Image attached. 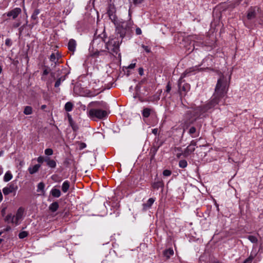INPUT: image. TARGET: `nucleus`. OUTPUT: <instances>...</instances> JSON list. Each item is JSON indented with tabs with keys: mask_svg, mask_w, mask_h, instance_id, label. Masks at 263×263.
<instances>
[{
	"mask_svg": "<svg viewBox=\"0 0 263 263\" xmlns=\"http://www.w3.org/2000/svg\"><path fill=\"white\" fill-rule=\"evenodd\" d=\"M230 79L228 81L226 76L221 74L220 78L215 89V92L213 96V99L219 103L220 99L223 98L227 93L229 87Z\"/></svg>",
	"mask_w": 263,
	"mask_h": 263,
	"instance_id": "f257e3e1",
	"label": "nucleus"
},
{
	"mask_svg": "<svg viewBox=\"0 0 263 263\" xmlns=\"http://www.w3.org/2000/svg\"><path fill=\"white\" fill-rule=\"evenodd\" d=\"M196 119L188 120L185 119L183 120V131L184 132L185 130L188 129V133L192 138H196L198 137L200 134L201 125L198 127H196L195 126L190 127V125L193 124L195 121Z\"/></svg>",
	"mask_w": 263,
	"mask_h": 263,
	"instance_id": "f03ea898",
	"label": "nucleus"
},
{
	"mask_svg": "<svg viewBox=\"0 0 263 263\" xmlns=\"http://www.w3.org/2000/svg\"><path fill=\"white\" fill-rule=\"evenodd\" d=\"M122 43V40L119 37H110L109 41L106 43V48L108 52L114 54H117L119 51V46Z\"/></svg>",
	"mask_w": 263,
	"mask_h": 263,
	"instance_id": "7ed1b4c3",
	"label": "nucleus"
},
{
	"mask_svg": "<svg viewBox=\"0 0 263 263\" xmlns=\"http://www.w3.org/2000/svg\"><path fill=\"white\" fill-rule=\"evenodd\" d=\"M127 23L121 22L119 23L116 27V37H119L120 40L123 39L126 33Z\"/></svg>",
	"mask_w": 263,
	"mask_h": 263,
	"instance_id": "20e7f679",
	"label": "nucleus"
},
{
	"mask_svg": "<svg viewBox=\"0 0 263 263\" xmlns=\"http://www.w3.org/2000/svg\"><path fill=\"white\" fill-rule=\"evenodd\" d=\"M107 115V111L102 109H91L89 111V116L92 119L96 118L101 119L106 117Z\"/></svg>",
	"mask_w": 263,
	"mask_h": 263,
	"instance_id": "39448f33",
	"label": "nucleus"
},
{
	"mask_svg": "<svg viewBox=\"0 0 263 263\" xmlns=\"http://www.w3.org/2000/svg\"><path fill=\"white\" fill-rule=\"evenodd\" d=\"M261 12V8L258 6H251L247 12V18L248 20L255 19L258 13Z\"/></svg>",
	"mask_w": 263,
	"mask_h": 263,
	"instance_id": "423d86ee",
	"label": "nucleus"
},
{
	"mask_svg": "<svg viewBox=\"0 0 263 263\" xmlns=\"http://www.w3.org/2000/svg\"><path fill=\"white\" fill-rule=\"evenodd\" d=\"M218 103L215 100L212 99L209 102L203 106H200L197 107V110H201V113L204 114L208 111L209 109L214 107Z\"/></svg>",
	"mask_w": 263,
	"mask_h": 263,
	"instance_id": "0eeeda50",
	"label": "nucleus"
},
{
	"mask_svg": "<svg viewBox=\"0 0 263 263\" xmlns=\"http://www.w3.org/2000/svg\"><path fill=\"white\" fill-rule=\"evenodd\" d=\"M116 8L114 5L109 4L107 7V14L109 18L111 20L112 22L115 24V22L117 21V16L116 15Z\"/></svg>",
	"mask_w": 263,
	"mask_h": 263,
	"instance_id": "6e6552de",
	"label": "nucleus"
},
{
	"mask_svg": "<svg viewBox=\"0 0 263 263\" xmlns=\"http://www.w3.org/2000/svg\"><path fill=\"white\" fill-rule=\"evenodd\" d=\"M24 212V209L20 207L16 211L14 215L15 225L17 226L19 224V221L22 219Z\"/></svg>",
	"mask_w": 263,
	"mask_h": 263,
	"instance_id": "1a4fd4ad",
	"label": "nucleus"
},
{
	"mask_svg": "<svg viewBox=\"0 0 263 263\" xmlns=\"http://www.w3.org/2000/svg\"><path fill=\"white\" fill-rule=\"evenodd\" d=\"M17 188V186L15 185L14 184H10L8 186L3 189V192L5 195H7L10 193L15 192Z\"/></svg>",
	"mask_w": 263,
	"mask_h": 263,
	"instance_id": "9d476101",
	"label": "nucleus"
},
{
	"mask_svg": "<svg viewBox=\"0 0 263 263\" xmlns=\"http://www.w3.org/2000/svg\"><path fill=\"white\" fill-rule=\"evenodd\" d=\"M162 145V143L160 142V143H158L157 142L156 144H154L153 146L150 149L149 152V155H151V160H153L159 148L160 147V146Z\"/></svg>",
	"mask_w": 263,
	"mask_h": 263,
	"instance_id": "9b49d317",
	"label": "nucleus"
},
{
	"mask_svg": "<svg viewBox=\"0 0 263 263\" xmlns=\"http://www.w3.org/2000/svg\"><path fill=\"white\" fill-rule=\"evenodd\" d=\"M22 10L20 8H15L12 10L9 11L7 13L8 17H12L13 19H15L18 15L21 13Z\"/></svg>",
	"mask_w": 263,
	"mask_h": 263,
	"instance_id": "f8f14e48",
	"label": "nucleus"
},
{
	"mask_svg": "<svg viewBox=\"0 0 263 263\" xmlns=\"http://www.w3.org/2000/svg\"><path fill=\"white\" fill-rule=\"evenodd\" d=\"M39 13V9H36L34 10L31 17L33 22L31 23V24L29 25L30 28L33 27L34 25L37 23V15Z\"/></svg>",
	"mask_w": 263,
	"mask_h": 263,
	"instance_id": "ddd939ff",
	"label": "nucleus"
},
{
	"mask_svg": "<svg viewBox=\"0 0 263 263\" xmlns=\"http://www.w3.org/2000/svg\"><path fill=\"white\" fill-rule=\"evenodd\" d=\"M90 105L93 107H100L105 109H108V106H107V104L103 101L92 102L90 103Z\"/></svg>",
	"mask_w": 263,
	"mask_h": 263,
	"instance_id": "4468645a",
	"label": "nucleus"
},
{
	"mask_svg": "<svg viewBox=\"0 0 263 263\" xmlns=\"http://www.w3.org/2000/svg\"><path fill=\"white\" fill-rule=\"evenodd\" d=\"M45 161L46 162L47 165L51 168H55L56 166V162L54 160H51L49 157H46Z\"/></svg>",
	"mask_w": 263,
	"mask_h": 263,
	"instance_id": "2eb2a0df",
	"label": "nucleus"
},
{
	"mask_svg": "<svg viewBox=\"0 0 263 263\" xmlns=\"http://www.w3.org/2000/svg\"><path fill=\"white\" fill-rule=\"evenodd\" d=\"M195 150V147H192L190 145H189L184 150V153H183V155L184 157H186L190 154L194 152Z\"/></svg>",
	"mask_w": 263,
	"mask_h": 263,
	"instance_id": "dca6fc26",
	"label": "nucleus"
},
{
	"mask_svg": "<svg viewBox=\"0 0 263 263\" xmlns=\"http://www.w3.org/2000/svg\"><path fill=\"white\" fill-rule=\"evenodd\" d=\"M76 46V42L75 40L73 39H70L68 44V49L70 51L73 52L75 50Z\"/></svg>",
	"mask_w": 263,
	"mask_h": 263,
	"instance_id": "f3484780",
	"label": "nucleus"
},
{
	"mask_svg": "<svg viewBox=\"0 0 263 263\" xmlns=\"http://www.w3.org/2000/svg\"><path fill=\"white\" fill-rule=\"evenodd\" d=\"M4 220L5 222H10L11 223L15 224L14 215H13L12 214H8L4 218Z\"/></svg>",
	"mask_w": 263,
	"mask_h": 263,
	"instance_id": "a211bd4d",
	"label": "nucleus"
},
{
	"mask_svg": "<svg viewBox=\"0 0 263 263\" xmlns=\"http://www.w3.org/2000/svg\"><path fill=\"white\" fill-rule=\"evenodd\" d=\"M174 254V251L172 249L169 248L163 251V255L167 259H169L170 256Z\"/></svg>",
	"mask_w": 263,
	"mask_h": 263,
	"instance_id": "6ab92c4d",
	"label": "nucleus"
},
{
	"mask_svg": "<svg viewBox=\"0 0 263 263\" xmlns=\"http://www.w3.org/2000/svg\"><path fill=\"white\" fill-rule=\"evenodd\" d=\"M59 207L58 202H53L49 206V210L52 212H54L57 211Z\"/></svg>",
	"mask_w": 263,
	"mask_h": 263,
	"instance_id": "aec40b11",
	"label": "nucleus"
},
{
	"mask_svg": "<svg viewBox=\"0 0 263 263\" xmlns=\"http://www.w3.org/2000/svg\"><path fill=\"white\" fill-rule=\"evenodd\" d=\"M40 167L41 165L40 164H35L32 167H29L28 171L30 174H33L39 171Z\"/></svg>",
	"mask_w": 263,
	"mask_h": 263,
	"instance_id": "412c9836",
	"label": "nucleus"
},
{
	"mask_svg": "<svg viewBox=\"0 0 263 263\" xmlns=\"http://www.w3.org/2000/svg\"><path fill=\"white\" fill-rule=\"evenodd\" d=\"M155 201V199L153 198H149L146 203L143 204V209L144 210L147 209V208H149L151 207L152 205Z\"/></svg>",
	"mask_w": 263,
	"mask_h": 263,
	"instance_id": "4be33fe9",
	"label": "nucleus"
},
{
	"mask_svg": "<svg viewBox=\"0 0 263 263\" xmlns=\"http://www.w3.org/2000/svg\"><path fill=\"white\" fill-rule=\"evenodd\" d=\"M70 183L68 181H65L63 182L62 186V190L64 193H66L69 190Z\"/></svg>",
	"mask_w": 263,
	"mask_h": 263,
	"instance_id": "5701e85b",
	"label": "nucleus"
},
{
	"mask_svg": "<svg viewBox=\"0 0 263 263\" xmlns=\"http://www.w3.org/2000/svg\"><path fill=\"white\" fill-rule=\"evenodd\" d=\"M51 194L53 197L58 198L60 197L61 193V191L59 189H53L51 191Z\"/></svg>",
	"mask_w": 263,
	"mask_h": 263,
	"instance_id": "b1692460",
	"label": "nucleus"
},
{
	"mask_svg": "<svg viewBox=\"0 0 263 263\" xmlns=\"http://www.w3.org/2000/svg\"><path fill=\"white\" fill-rule=\"evenodd\" d=\"M152 109L149 108H145L142 111V116L145 118H148L152 111Z\"/></svg>",
	"mask_w": 263,
	"mask_h": 263,
	"instance_id": "393cba45",
	"label": "nucleus"
},
{
	"mask_svg": "<svg viewBox=\"0 0 263 263\" xmlns=\"http://www.w3.org/2000/svg\"><path fill=\"white\" fill-rule=\"evenodd\" d=\"M24 114L26 115H29L32 114V108L30 106H27L25 107L24 111Z\"/></svg>",
	"mask_w": 263,
	"mask_h": 263,
	"instance_id": "a878e982",
	"label": "nucleus"
},
{
	"mask_svg": "<svg viewBox=\"0 0 263 263\" xmlns=\"http://www.w3.org/2000/svg\"><path fill=\"white\" fill-rule=\"evenodd\" d=\"M44 187H45V184L43 182H40L37 185V192H41L42 194H44L45 191H44Z\"/></svg>",
	"mask_w": 263,
	"mask_h": 263,
	"instance_id": "bb28decb",
	"label": "nucleus"
},
{
	"mask_svg": "<svg viewBox=\"0 0 263 263\" xmlns=\"http://www.w3.org/2000/svg\"><path fill=\"white\" fill-rule=\"evenodd\" d=\"M73 104L72 103L68 102H67L65 105V109L66 111H70L73 108Z\"/></svg>",
	"mask_w": 263,
	"mask_h": 263,
	"instance_id": "cd10ccee",
	"label": "nucleus"
},
{
	"mask_svg": "<svg viewBox=\"0 0 263 263\" xmlns=\"http://www.w3.org/2000/svg\"><path fill=\"white\" fill-rule=\"evenodd\" d=\"M68 120H69V123H70L71 127L72 128V129L75 131L78 130V126L73 122L72 118L70 117H68Z\"/></svg>",
	"mask_w": 263,
	"mask_h": 263,
	"instance_id": "c85d7f7f",
	"label": "nucleus"
},
{
	"mask_svg": "<svg viewBox=\"0 0 263 263\" xmlns=\"http://www.w3.org/2000/svg\"><path fill=\"white\" fill-rule=\"evenodd\" d=\"M12 178V174L9 173V172H7L5 176H4V180L5 181V182H7V181H9V180H10Z\"/></svg>",
	"mask_w": 263,
	"mask_h": 263,
	"instance_id": "c756f323",
	"label": "nucleus"
},
{
	"mask_svg": "<svg viewBox=\"0 0 263 263\" xmlns=\"http://www.w3.org/2000/svg\"><path fill=\"white\" fill-rule=\"evenodd\" d=\"M247 238L252 243H257L258 242V239L255 236L249 235Z\"/></svg>",
	"mask_w": 263,
	"mask_h": 263,
	"instance_id": "7c9ffc66",
	"label": "nucleus"
},
{
	"mask_svg": "<svg viewBox=\"0 0 263 263\" xmlns=\"http://www.w3.org/2000/svg\"><path fill=\"white\" fill-rule=\"evenodd\" d=\"M187 161L185 160H181L179 162V165L181 168H185L187 166Z\"/></svg>",
	"mask_w": 263,
	"mask_h": 263,
	"instance_id": "2f4dec72",
	"label": "nucleus"
},
{
	"mask_svg": "<svg viewBox=\"0 0 263 263\" xmlns=\"http://www.w3.org/2000/svg\"><path fill=\"white\" fill-rule=\"evenodd\" d=\"M255 255H253L252 254L250 255V256L247 258L243 263H251L253 259L254 258Z\"/></svg>",
	"mask_w": 263,
	"mask_h": 263,
	"instance_id": "473e14b6",
	"label": "nucleus"
},
{
	"mask_svg": "<svg viewBox=\"0 0 263 263\" xmlns=\"http://www.w3.org/2000/svg\"><path fill=\"white\" fill-rule=\"evenodd\" d=\"M202 115V113H201V110H197V107L195 108L194 110V116L196 117H200L201 115Z\"/></svg>",
	"mask_w": 263,
	"mask_h": 263,
	"instance_id": "72a5a7b5",
	"label": "nucleus"
},
{
	"mask_svg": "<svg viewBox=\"0 0 263 263\" xmlns=\"http://www.w3.org/2000/svg\"><path fill=\"white\" fill-rule=\"evenodd\" d=\"M28 234L27 232L23 231V232H21L20 233V234L18 235V237L20 238L23 239V238H24L26 237H27L28 236Z\"/></svg>",
	"mask_w": 263,
	"mask_h": 263,
	"instance_id": "f704fd0d",
	"label": "nucleus"
},
{
	"mask_svg": "<svg viewBox=\"0 0 263 263\" xmlns=\"http://www.w3.org/2000/svg\"><path fill=\"white\" fill-rule=\"evenodd\" d=\"M53 153V150L51 148H47L45 150V154L47 156L52 155Z\"/></svg>",
	"mask_w": 263,
	"mask_h": 263,
	"instance_id": "c9c22d12",
	"label": "nucleus"
},
{
	"mask_svg": "<svg viewBox=\"0 0 263 263\" xmlns=\"http://www.w3.org/2000/svg\"><path fill=\"white\" fill-rule=\"evenodd\" d=\"M159 97L158 96H157L156 95H154L151 97L149 98V101H151V102H155V101H157L158 100H159Z\"/></svg>",
	"mask_w": 263,
	"mask_h": 263,
	"instance_id": "e433bc0d",
	"label": "nucleus"
},
{
	"mask_svg": "<svg viewBox=\"0 0 263 263\" xmlns=\"http://www.w3.org/2000/svg\"><path fill=\"white\" fill-rule=\"evenodd\" d=\"M171 174H172V172L168 170H165L163 172V175L164 176H166V177L169 176L171 175Z\"/></svg>",
	"mask_w": 263,
	"mask_h": 263,
	"instance_id": "4c0bfd02",
	"label": "nucleus"
},
{
	"mask_svg": "<svg viewBox=\"0 0 263 263\" xmlns=\"http://www.w3.org/2000/svg\"><path fill=\"white\" fill-rule=\"evenodd\" d=\"M79 149L80 150H82L83 148L86 147V144L85 143L80 142V143H79Z\"/></svg>",
	"mask_w": 263,
	"mask_h": 263,
	"instance_id": "58836bf2",
	"label": "nucleus"
},
{
	"mask_svg": "<svg viewBox=\"0 0 263 263\" xmlns=\"http://www.w3.org/2000/svg\"><path fill=\"white\" fill-rule=\"evenodd\" d=\"M172 87L170 84V82H169L166 87V92L167 93H169L171 90Z\"/></svg>",
	"mask_w": 263,
	"mask_h": 263,
	"instance_id": "ea45409f",
	"label": "nucleus"
},
{
	"mask_svg": "<svg viewBox=\"0 0 263 263\" xmlns=\"http://www.w3.org/2000/svg\"><path fill=\"white\" fill-rule=\"evenodd\" d=\"M5 44L6 46L9 47L12 45L11 40L10 39H7L5 41Z\"/></svg>",
	"mask_w": 263,
	"mask_h": 263,
	"instance_id": "a19ab883",
	"label": "nucleus"
},
{
	"mask_svg": "<svg viewBox=\"0 0 263 263\" xmlns=\"http://www.w3.org/2000/svg\"><path fill=\"white\" fill-rule=\"evenodd\" d=\"M142 47L144 49V50L147 52L149 53L151 52L150 48L147 46H145L144 45H142Z\"/></svg>",
	"mask_w": 263,
	"mask_h": 263,
	"instance_id": "79ce46f5",
	"label": "nucleus"
},
{
	"mask_svg": "<svg viewBox=\"0 0 263 263\" xmlns=\"http://www.w3.org/2000/svg\"><path fill=\"white\" fill-rule=\"evenodd\" d=\"M61 79H62L61 78L58 79L57 80V81L55 82V83L54 84V86L55 87H59L60 85L61 82Z\"/></svg>",
	"mask_w": 263,
	"mask_h": 263,
	"instance_id": "37998d69",
	"label": "nucleus"
},
{
	"mask_svg": "<svg viewBox=\"0 0 263 263\" xmlns=\"http://www.w3.org/2000/svg\"><path fill=\"white\" fill-rule=\"evenodd\" d=\"M189 86L188 84L184 85L181 88L182 91H184V92H186L187 90L189 89Z\"/></svg>",
	"mask_w": 263,
	"mask_h": 263,
	"instance_id": "c03bdc74",
	"label": "nucleus"
},
{
	"mask_svg": "<svg viewBox=\"0 0 263 263\" xmlns=\"http://www.w3.org/2000/svg\"><path fill=\"white\" fill-rule=\"evenodd\" d=\"M45 159L42 156H40L37 158V162L39 163H43L44 161H45Z\"/></svg>",
	"mask_w": 263,
	"mask_h": 263,
	"instance_id": "a18cd8bd",
	"label": "nucleus"
},
{
	"mask_svg": "<svg viewBox=\"0 0 263 263\" xmlns=\"http://www.w3.org/2000/svg\"><path fill=\"white\" fill-rule=\"evenodd\" d=\"M56 59L54 53H52L50 56V60L52 62H54Z\"/></svg>",
	"mask_w": 263,
	"mask_h": 263,
	"instance_id": "49530a36",
	"label": "nucleus"
},
{
	"mask_svg": "<svg viewBox=\"0 0 263 263\" xmlns=\"http://www.w3.org/2000/svg\"><path fill=\"white\" fill-rule=\"evenodd\" d=\"M190 145L192 147H194V146H196V145H197V141H195V140H192V141L191 142V143H190Z\"/></svg>",
	"mask_w": 263,
	"mask_h": 263,
	"instance_id": "de8ad7c7",
	"label": "nucleus"
},
{
	"mask_svg": "<svg viewBox=\"0 0 263 263\" xmlns=\"http://www.w3.org/2000/svg\"><path fill=\"white\" fill-rule=\"evenodd\" d=\"M138 72H139V74L140 76L143 75V74H144V70H143V68H142V67L139 68L138 69Z\"/></svg>",
	"mask_w": 263,
	"mask_h": 263,
	"instance_id": "09e8293b",
	"label": "nucleus"
},
{
	"mask_svg": "<svg viewBox=\"0 0 263 263\" xmlns=\"http://www.w3.org/2000/svg\"><path fill=\"white\" fill-rule=\"evenodd\" d=\"M160 182H156V183H154L153 184V187L154 188H156V189H158L159 187V184H160Z\"/></svg>",
	"mask_w": 263,
	"mask_h": 263,
	"instance_id": "8fccbe9b",
	"label": "nucleus"
},
{
	"mask_svg": "<svg viewBox=\"0 0 263 263\" xmlns=\"http://www.w3.org/2000/svg\"><path fill=\"white\" fill-rule=\"evenodd\" d=\"M136 33L137 34V35H140L142 33V31H141V30L140 28H136Z\"/></svg>",
	"mask_w": 263,
	"mask_h": 263,
	"instance_id": "3c124183",
	"label": "nucleus"
},
{
	"mask_svg": "<svg viewBox=\"0 0 263 263\" xmlns=\"http://www.w3.org/2000/svg\"><path fill=\"white\" fill-rule=\"evenodd\" d=\"M143 1V0H134L133 3L135 5H137L141 4Z\"/></svg>",
	"mask_w": 263,
	"mask_h": 263,
	"instance_id": "603ef678",
	"label": "nucleus"
},
{
	"mask_svg": "<svg viewBox=\"0 0 263 263\" xmlns=\"http://www.w3.org/2000/svg\"><path fill=\"white\" fill-rule=\"evenodd\" d=\"M49 73V70L47 68H46L43 71V75L46 76Z\"/></svg>",
	"mask_w": 263,
	"mask_h": 263,
	"instance_id": "864d4df0",
	"label": "nucleus"
},
{
	"mask_svg": "<svg viewBox=\"0 0 263 263\" xmlns=\"http://www.w3.org/2000/svg\"><path fill=\"white\" fill-rule=\"evenodd\" d=\"M136 66V63H132L130 64L128 66V68H129V69H133Z\"/></svg>",
	"mask_w": 263,
	"mask_h": 263,
	"instance_id": "5fc2aeb1",
	"label": "nucleus"
},
{
	"mask_svg": "<svg viewBox=\"0 0 263 263\" xmlns=\"http://www.w3.org/2000/svg\"><path fill=\"white\" fill-rule=\"evenodd\" d=\"M158 129L157 128H155V129H153L152 130V133L155 134V135H156L158 133Z\"/></svg>",
	"mask_w": 263,
	"mask_h": 263,
	"instance_id": "6e6d98bb",
	"label": "nucleus"
},
{
	"mask_svg": "<svg viewBox=\"0 0 263 263\" xmlns=\"http://www.w3.org/2000/svg\"><path fill=\"white\" fill-rule=\"evenodd\" d=\"M11 229V227L10 226H7L6 228L4 230L5 231H8Z\"/></svg>",
	"mask_w": 263,
	"mask_h": 263,
	"instance_id": "4d7b16f0",
	"label": "nucleus"
},
{
	"mask_svg": "<svg viewBox=\"0 0 263 263\" xmlns=\"http://www.w3.org/2000/svg\"><path fill=\"white\" fill-rule=\"evenodd\" d=\"M46 108V105H42V106H41V108L42 110L45 109Z\"/></svg>",
	"mask_w": 263,
	"mask_h": 263,
	"instance_id": "13d9d810",
	"label": "nucleus"
},
{
	"mask_svg": "<svg viewBox=\"0 0 263 263\" xmlns=\"http://www.w3.org/2000/svg\"><path fill=\"white\" fill-rule=\"evenodd\" d=\"M5 213V209H3L2 210V215L4 216V214Z\"/></svg>",
	"mask_w": 263,
	"mask_h": 263,
	"instance_id": "bf43d9fd",
	"label": "nucleus"
},
{
	"mask_svg": "<svg viewBox=\"0 0 263 263\" xmlns=\"http://www.w3.org/2000/svg\"><path fill=\"white\" fill-rule=\"evenodd\" d=\"M2 199H3V195H2L1 192L0 191V201H2Z\"/></svg>",
	"mask_w": 263,
	"mask_h": 263,
	"instance_id": "052dcab7",
	"label": "nucleus"
},
{
	"mask_svg": "<svg viewBox=\"0 0 263 263\" xmlns=\"http://www.w3.org/2000/svg\"><path fill=\"white\" fill-rule=\"evenodd\" d=\"M181 155H183V154H181V153H180V154H177V157L178 158H179V157L181 156Z\"/></svg>",
	"mask_w": 263,
	"mask_h": 263,
	"instance_id": "680f3d73",
	"label": "nucleus"
},
{
	"mask_svg": "<svg viewBox=\"0 0 263 263\" xmlns=\"http://www.w3.org/2000/svg\"><path fill=\"white\" fill-rule=\"evenodd\" d=\"M24 27H25V25H24L23 26H21V27L20 28V32L22 31V29H23Z\"/></svg>",
	"mask_w": 263,
	"mask_h": 263,
	"instance_id": "e2e57ef3",
	"label": "nucleus"
},
{
	"mask_svg": "<svg viewBox=\"0 0 263 263\" xmlns=\"http://www.w3.org/2000/svg\"><path fill=\"white\" fill-rule=\"evenodd\" d=\"M20 25V24H16V25H14V27L16 28V27H18Z\"/></svg>",
	"mask_w": 263,
	"mask_h": 263,
	"instance_id": "0e129e2a",
	"label": "nucleus"
},
{
	"mask_svg": "<svg viewBox=\"0 0 263 263\" xmlns=\"http://www.w3.org/2000/svg\"><path fill=\"white\" fill-rule=\"evenodd\" d=\"M213 263H222V262H220L219 261H215L213 262Z\"/></svg>",
	"mask_w": 263,
	"mask_h": 263,
	"instance_id": "69168bd1",
	"label": "nucleus"
},
{
	"mask_svg": "<svg viewBox=\"0 0 263 263\" xmlns=\"http://www.w3.org/2000/svg\"><path fill=\"white\" fill-rule=\"evenodd\" d=\"M3 151H1L0 152V157L3 155Z\"/></svg>",
	"mask_w": 263,
	"mask_h": 263,
	"instance_id": "338daca9",
	"label": "nucleus"
},
{
	"mask_svg": "<svg viewBox=\"0 0 263 263\" xmlns=\"http://www.w3.org/2000/svg\"><path fill=\"white\" fill-rule=\"evenodd\" d=\"M191 114V111H187L186 112V115H189V114Z\"/></svg>",
	"mask_w": 263,
	"mask_h": 263,
	"instance_id": "774afa93",
	"label": "nucleus"
}]
</instances>
